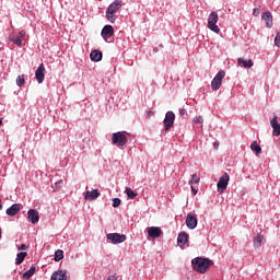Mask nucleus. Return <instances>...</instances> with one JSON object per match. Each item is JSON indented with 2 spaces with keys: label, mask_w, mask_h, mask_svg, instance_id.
Listing matches in <instances>:
<instances>
[{
  "label": "nucleus",
  "mask_w": 280,
  "mask_h": 280,
  "mask_svg": "<svg viewBox=\"0 0 280 280\" xmlns=\"http://www.w3.org/2000/svg\"><path fill=\"white\" fill-rule=\"evenodd\" d=\"M200 183V177L196 174H192L191 179L189 180V185H198Z\"/></svg>",
  "instance_id": "obj_29"
},
{
  "label": "nucleus",
  "mask_w": 280,
  "mask_h": 280,
  "mask_svg": "<svg viewBox=\"0 0 280 280\" xmlns=\"http://www.w3.org/2000/svg\"><path fill=\"white\" fill-rule=\"evenodd\" d=\"M90 58L93 62H100L102 60V51L92 50L90 54Z\"/></svg>",
  "instance_id": "obj_21"
},
{
  "label": "nucleus",
  "mask_w": 280,
  "mask_h": 280,
  "mask_svg": "<svg viewBox=\"0 0 280 280\" xmlns=\"http://www.w3.org/2000/svg\"><path fill=\"white\" fill-rule=\"evenodd\" d=\"M261 20L265 21L266 23V27L270 28L272 27V13H270L269 11L264 12L261 15Z\"/></svg>",
  "instance_id": "obj_17"
},
{
  "label": "nucleus",
  "mask_w": 280,
  "mask_h": 280,
  "mask_svg": "<svg viewBox=\"0 0 280 280\" xmlns=\"http://www.w3.org/2000/svg\"><path fill=\"white\" fill-rule=\"evenodd\" d=\"M253 14L254 16H259V9L255 8Z\"/></svg>",
  "instance_id": "obj_37"
},
{
  "label": "nucleus",
  "mask_w": 280,
  "mask_h": 280,
  "mask_svg": "<svg viewBox=\"0 0 280 280\" xmlns=\"http://www.w3.org/2000/svg\"><path fill=\"white\" fill-rule=\"evenodd\" d=\"M275 45H276V47H280V33H278V34L276 35Z\"/></svg>",
  "instance_id": "obj_33"
},
{
  "label": "nucleus",
  "mask_w": 280,
  "mask_h": 280,
  "mask_svg": "<svg viewBox=\"0 0 280 280\" xmlns=\"http://www.w3.org/2000/svg\"><path fill=\"white\" fill-rule=\"evenodd\" d=\"M190 189H191L194 196H196V194H198V190L196 189V187H194V185H190Z\"/></svg>",
  "instance_id": "obj_36"
},
{
  "label": "nucleus",
  "mask_w": 280,
  "mask_h": 280,
  "mask_svg": "<svg viewBox=\"0 0 280 280\" xmlns=\"http://www.w3.org/2000/svg\"><path fill=\"white\" fill-rule=\"evenodd\" d=\"M121 10V0H115L112 2L106 11V19L110 23H115V14Z\"/></svg>",
  "instance_id": "obj_2"
},
{
  "label": "nucleus",
  "mask_w": 280,
  "mask_h": 280,
  "mask_svg": "<svg viewBox=\"0 0 280 280\" xmlns=\"http://www.w3.org/2000/svg\"><path fill=\"white\" fill-rule=\"evenodd\" d=\"M176 120V115L174 112H167L164 118V130H171L174 126V121Z\"/></svg>",
  "instance_id": "obj_7"
},
{
  "label": "nucleus",
  "mask_w": 280,
  "mask_h": 280,
  "mask_svg": "<svg viewBox=\"0 0 280 280\" xmlns=\"http://www.w3.org/2000/svg\"><path fill=\"white\" fill-rule=\"evenodd\" d=\"M60 185H62V180L56 182L55 183V189H58V187H60Z\"/></svg>",
  "instance_id": "obj_39"
},
{
  "label": "nucleus",
  "mask_w": 280,
  "mask_h": 280,
  "mask_svg": "<svg viewBox=\"0 0 280 280\" xmlns=\"http://www.w3.org/2000/svg\"><path fill=\"white\" fill-rule=\"evenodd\" d=\"M101 34L103 38L106 40V38H110V36L115 34V28L113 27V25H105Z\"/></svg>",
  "instance_id": "obj_14"
},
{
  "label": "nucleus",
  "mask_w": 280,
  "mask_h": 280,
  "mask_svg": "<svg viewBox=\"0 0 280 280\" xmlns=\"http://www.w3.org/2000/svg\"><path fill=\"white\" fill-rule=\"evenodd\" d=\"M231 180V177L229 176V173H224L217 184L219 194H224L226 191V188L229 187V182Z\"/></svg>",
  "instance_id": "obj_5"
},
{
  "label": "nucleus",
  "mask_w": 280,
  "mask_h": 280,
  "mask_svg": "<svg viewBox=\"0 0 280 280\" xmlns=\"http://www.w3.org/2000/svg\"><path fill=\"white\" fill-rule=\"evenodd\" d=\"M211 266H213V260L209 258L197 257L192 259L194 270H196L197 272H200L201 275H205V272H207L209 268H211Z\"/></svg>",
  "instance_id": "obj_1"
},
{
  "label": "nucleus",
  "mask_w": 280,
  "mask_h": 280,
  "mask_svg": "<svg viewBox=\"0 0 280 280\" xmlns=\"http://www.w3.org/2000/svg\"><path fill=\"white\" fill-rule=\"evenodd\" d=\"M19 211H21V203H13L10 208L7 209V215L14 218Z\"/></svg>",
  "instance_id": "obj_15"
},
{
  "label": "nucleus",
  "mask_w": 280,
  "mask_h": 280,
  "mask_svg": "<svg viewBox=\"0 0 280 280\" xmlns=\"http://www.w3.org/2000/svg\"><path fill=\"white\" fill-rule=\"evenodd\" d=\"M60 259H65V252L62 249H58L55 253V261H60Z\"/></svg>",
  "instance_id": "obj_28"
},
{
  "label": "nucleus",
  "mask_w": 280,
  "mask_h": 280,
  "mask_svg": "<svg viewBox=\"0 0 280 280\" xmlns=\"http://www.w3.org/2000/svg\"><path fill=\"white\" fill-rule=\"evenodd\" d=\"M125 194H127L128 198L135 200L137 198V194L131 188H126Z\"/></svg>",
  "instance_id": "obj_27"
},
{
  "label": "nucleus",
  "mask_w": 280,
  "mask_h": 280,
  "mask_svg": "<svg viewBox=\"0 0 280 280\" xmlns=\"http://www.w3.org/2000/svg\"><path fill=\"white\" fill-rule=\"evenodd\" d=\"M214 150H218L220 148V142H213Z\"/></svg>",
  "instance_id": "obj_40"
},
{
  "label": "nucleus",
  "mask_w": 280,
  "mask_h": 280,
  "mask_svg": "<svg viewBox=\"0 0 280 280\" xmlns=\"http://www.w3.org/2000/svg\"><path fill=\"white\" fill-rule=\"evenodd\" d=\"M107 280H117V277H116V276H109V277L107 278Z\"/></svg>",
  "instance_id": "obj_42"
},
{
  "label": "nucleus",
  "mask_w": 280,
  "mask_h": 280,
  "mask_svg": "<svg viewBox=\"0 0 280 280\" xmlns=\"http://www.w3.org/2000/svg\"><path fill=\"white\" fill-rule=\"evenodd\" d=\"M51 280H67V272L63 270H57L51 275Z\"/></svg>",
  "instance_id": "obj_20"
},
{
  "label": "nucleus",
  "mask_w": 280,
  "mask_h": 280,
  "mask_svg": "<svg viewBox=\"0 0 280 280\" xmlns=\"http://www.w3.org/2000/svg\"><path fill=\"white\" fill-rule=\"evenodd\" d=\"M112 143L117 145V148H122L128 143V137H126V131H118L112 135Z\"/></svg>",
  "instance_id": "obj_3"
},
{
  "label": "nucleus",
  "mask_w": 280,
  "mask_h": 280,
  "mask_svg": "<svg viewBox=\"0 0 280 280\" xmlns=\"http://www.w3.org/2000/svg\"><path fill=\"white\" fill-rule=\"evenodd\" d=\"M18 250H27V245L22 244L21 246L18 247Z\"/></svg>",
  "instance_id": "obj_34"
},
{
  "label": "nucleus",
  "mask_w": 280,
  "mask_h": 280,
  "mask_svg": "<svg viewBox=\"0 0 280 280\" xmlns=\"http://www.w3.org/2000/svg\"><path fill=\"white\" fill-rule=\"evenodd\" d=\"M226 72L224 70H220L217 75L213 78L211 82L212 91H219L220 86H222V80H224Z\"/></svg>",
  "instance_id": "obj_6"
},
{
  "label": "nucleus",
  "mask_w": 280,
  "mask_h": 280,
  "mask_svg": "<svg viewBox=\"0 0 280 280\" xmlns=\"http://www.w3.org/2000/svg\"><path fill=\"white\" fill-rule=\"evenodd\" d=\"M1 209H3V205H1V199H0V211H1Z\"/></svg>",
  "instance_id": "obj_43"
},
{
  "label": "nucleus",
  "mask_w": 280,
  "mask_h": 280,
  "mask_svg": "<svg viewBox=\"0 0 280 280\" xmlns=\"http://www.w3.org/2000/svg\"><path fill=\"white\" fill-rule=\"evenodd\" d=\"M153 115H154V112H152V110H149V112L147 113V117H153Z\"/></svg>",
  "instance_id": "obj_41"
},
{
  "label": "nucleus",
  "mask_w": 280,
  "mask_h": 280,
  "mask_svg": "<svg viewBox=\"0 0 280 280\" xmlns=\"http://www.w3.org/2000/svg\"><path fill=\"white\" fill-rule=\"evenodd\" d=\"M179 115H187V109H185V108H180L179 109Z\"/></svg>",
  "instance_id": "obj_38"
},
{
  "label": "nucleus",
  "mask_w": 280,
  "mask_h": 280,
  "mask_svg": "<svg viewBox=\"0 0 280 280\" xmlns=\"http://www.w3.org/2000/svg\"><path fill=\"white\" fill-rule=\"evenodd\" d=\"M34 275H36V267L35 266H32L30 268V270L25 271L23 273V279H32V277H34Z\"/></svg>",
  "instance_id": "obj_23"
},
{
  "label": "nucleus",
  "mask_w": 280,
  "mask_h": 280,
  "mask_svg": "<svg viewBox=\"0 0 280 280\" xmlns=\"http://www.w3.org/2000/svg\"><path fill=\"white\" fill-rule=\"evenodd\" d=\"M25 34H26L25 31L22 30V31L19 32L18 36L23 39V38H25Z\"/></svg>",
  "instance_id": "obj_35"
},
{
  "label": "nucleus",
  "mask_w": 280,
  "mask_h": 280,
  "mask_svg": "<svg viewBox=\"0 0 280 280\" xmlns=\"http://www.w3.org/2000/svg\"><path fill=\"white\" fill-rule=\"evenodd\" d=\"M237 65L238 67H244V69H250L255 63L250 59L246 60L243 58H238Z\"/></svg>",
  "instance_id": "obj_19"
},
{
  "label": "nucleus",
  "mask_w": 280,
  "mask_h": 280,
  "mask_svg": "<svg viewBox=\"0 0 280 280\" xmlns=\"http://www.w3.org/2000/svg\"><path fill=\"white\" fill-rule=\"evenodd\" d=\"M97 198H100V191L97 189L88 190L84 194V199L85 200H97Z\"/></svg>",
  "instance_id": "obj_18"
},
{
  "label": "nucleus",
  "mask_w": 280,
  "mask_h": 280,
  "mask_svg": "<svg viewBox=\"0 0 280 280\" xmlns=\"http://www.w3.org/2000/svg\"><path fill=\"white\" fill-rule=\"evenodd\" d=\"M126 235L119 233H109L107 234V240L112 242V244H124L126 240Z\"/></svg>",
  "instance_id": "obj_8"
},
{
  "label": "nucleus",
  "mask_w": 280,
  "mask_h": 280,
  "mask_svg": "<svg viewBox=\"0 0 280 280\" xmlns=\"http://www.w3.org/2000/svg\"><path fill=\"white\" fill-rule=\"evenodd\" d=\"M264 242V235L259 234L254 238L255 248H261V243Z\"/></svg>",
  "instance_id": "obj_25"
},
{
  "label": "nucleus",
  "mask_w": 280,
  "mask_h": 280,
  "mask_svg": "<svg viewBox=\"0 0 280 280\" xmlns=\"http://www.w3.org/2000/svg\"><path fill=\"white\" fill-rule=\"evenodd\" d=\"M218 23V12L213 11L208 16V27L211 30V32H214V34H220V27L217 25Z\"/></svg>",
  "instance_id": "obj_4"
},
{
  "label": "nucleus",
  "mask_w": 280,
  "mask_h": 280,
  "mask_svg": "<svg viewBox=\"0 0 280 280\" xmlns=\"http://www.w3.org/2000/svg\"><path fill=\"white\" fill-rule=\"evenodd\" d=\"M3 125V120L0 118V126H2Z\"/></svg>",
  "instance_id": "obj_44"
},
{
  "label": "nucleus",
  "mask_w": 280,
  "mask_h": 280,
  "mask_svg": "<svg viewBox=\"0 0 280 280\" xmlns=\"http://www.w3.org/2000/svg\"><path fill=\"white\" fill-rule=\"evenodd\" d=\"M250 150H253V152H256V154H261V147L257 143L256 140L252 142Z\"/></svg>",
  "instance_id": "obj_26"
},
{
  "label": "nucleus",
  "mask_w": 280,
  "mask_h": 280,
  "mask_svg": "<svg viewBox=\"0 0 280 280\" xmlns=\"http://www.w3.org/2000/svg\"><path fill=\"white\" fill-rule=\"evenodd\" d=\"M205 121V119L202 118V116H198L194 118V124H202Z\"/></svg>",
  "instance_id": "obj_32"
},
{
  "label": "nucleus",
  "mask_w": 280,
  "mask_h": 280,
  "mask_svg": "<svg viewBox=\"0 0 280 280\" xmlns=\"http://www.w3.org/2000/svg\"><path fill=\"white\" fill-rule=\"evenodd\" d=\"M16 84H18V86H23V84H25V77L24 75H19L16 78Z\"/></svg>",
  "instance_id": "obj_30"
},
{
  "label": "nucleus",
  "mask_w": 280,
  "mask_h": 280,
  "mask_svg": "<svg viewBox=\"0 0 280 280\" xmlns=\"http://www.w3.org/2000/svg\"><path fill=\"white\" fill-rule=\"evenodd\" d=\"M189 240V234L186 232H180L177 236V244L178 246L183 247L185 244H187Z\"/></svg>",
  "instance_id": "obj_16"
},
{
  "label": "nucleus",
  "mask_w": 280,
  "mask_h": 280,
  "mask_svg": "<svg viewBox=\"0 0 280 280\" xmlns=\"http://www.w3.org/2000/svg\"><path fill=\"white\" fill-rule=\"evenodd\" d=\"M25 257H27V252L19 253L15 258V265L21 266V264L25 261Z\"/></svg>",
  "instance_id": "obj_22"
},
{
  "label": "nucleus",
  "mask_w": 280,
  "mask_h": 280,
  "mask_svg": "<svg viewBox=\"0 0 280 280\" xmlns=\"http://www.w3.org/2000/svg\"><path fill=\"white\" fill-rule=\"evenodd\" d=\"M27 220H28V222H32V224L38 223V220H40V215L38 214V210L30 209L28 212H27Z\"/></svg>",
  "instance_id": "obj_11"
},
{
  "label": "nucleus",
  "mask_w": 280,
  "mask_h": 280,
  "mask_svg": "<svg viewBox=\"0 0 280 280\" xmlns=\"http://www.w3.org/2000/svg\"><path fill=\"white\" fill-rule=\"evenodd\" d=\"M0 240H1V228H0Z\"/></svg>",
  "instance_id": "obj_45"
},
{
  "label": "nucleus",
  "mask_w": 280,
  "mask_h": 280,
  "mask_svg": "<svg viewBox=\"0 0 280 280\" xmlns=\"http://www.w3.org/2000/svg\"><path fill=\"white\" fill-rule=\"evenodd\" d=\"M121 205V199H119V198H114L113 199V207L114 208H117V207H119Z\"/></svg>",
  "instance_id": "obj_31"
},
{
  "label": "nucleus",
  "mask_w": 280,
  "mask_h": 280,
  "mask_svg": "<svg viewBox=\"0 0 280 280\" xmlns=\"http://www.w3.org/2000/svg\"><path fill=\"white\" fill-rule=\"evenodd\" d=\"M279 117L275 116L270 120L271 128L273 129L272 135L273 137H280V124H279Z\"/></svg>",
  "instance_id": "obj_13"
},
{
  "label": "nucleus",
  "mask_w": 280,
  "mask_h": 280,
  "mask_svg": "<svg viewBox=\"0 0 280 280\" xmlns=\"http://www.w3.org/2000/svg\"><path fill=\"white\" fill-rule=\"evenodd\" d=\"M147 233L149 237L156 240L161 237V235H163V230H161V228L159 226H151V228H147Z\"/></svg>",
  "instance_id": "obj_9"
},
{
  "label": "nucleus",
  "mask_w": 280,
  "mask_h": 280,
  "mask_svg": "<svg viewBox=\"0 0 280 280\" xmlns=\"http://www.w3.org/2000/svg\"><path fill=\"white\" fill-rule=\"evenodd\" d=\"M9 40L11 43H14V45H18V47H21L23 45V39L19 35L18 36L10 35Z\"/></svg>",
  "instance_id": "obj_24"
},
{
  "label": "nucleus",
  "mask_w": 280,
  "mask_h": 280,
  "mask_svg": "<svg viewBox=\"0 0 280 280\" xmlns=\"http://www.w3.org/2000/svg\"><path fill=\"white\" fill-rule=\"evenodd\" d=\"M186 226L190 230H194L198 226V219L194 214L188 213L186 217Z\"/></svg>",
  "instance_id": "obj_12"
},
{
  "label": "nucleus",
  "mask_w": 280,
  "mask_h": 280,
  "mask_svg": "<svg viewBox=\"0 0 280 280\" xmlns=\"http://www.w3.org/2000/svg\"><path fill=\"white\" fill-rule=\"evenodd\" d=\"M35 80H37L38 84H43L45 82V65L40 63L39 67L35 71Z\"/></svg>",
  "instance_id": "obj_10"
}]
</instances>
